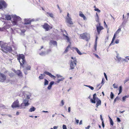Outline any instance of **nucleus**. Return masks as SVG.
<instances>
[{
  "label": "nucleus",
  "mask_w": 129,
  "mask_h": 129,
  "mask_svg": "<svg viewBox=\"0 0 129 129\" xmlns=\"http://www.w3.org/2000/svg\"><path fill=\"white\" fill-rule=\"evenodd\" d=\"M3 43L2 41H0V45L1 46L2 50L5 53H6L8 52L9 53L13 51L11 47L10 46H4L3 44H2Z\"/></svg>",
  "instance_id": "nucleus-1"
},
{
  "label": "nucleus",
  "mask_w": 129,
  "mask_h": 129,
  "mask_svg": "<svg viewBox=\"0 0 129 129\" xmlns=\"http://www.w3.org/2000/svg\"><path fill=\"white\" fill-rule=\"evenodd\" d=\"M17 59L19 62L20 64L23 67H24V65L26 62L25 60V56L23 54H19L17 56Z\"/></svg>",
  "instance_id": "nucleus-2"
},
{
  "label": "nucleus",
  "mask_w": 129,
  "mask_h": 129,
  "mask_svg": "<svg viewBox=\"0 0 129 129\" xmlns=\"http://www.w3.org/2000/svg\"><path fill=\"white\" fill-rule=\"evenodd\" d=\"M96 94L95 93L93 95V99H91L90 100V101L92 103H95V101H96V103L95 106L96 108H98L99 106L101 105V101L99 99L96 97Z\"/></svg>",
  "instance_id": "nucleus-3"
},
{
  "label": "nucleus",
  "mask_w": 129,
  "mask_h": 129,
  "mask_svg": "<svg viewBox=\"0 0 129 129\" xmlns=\"http://www.w3.org/2000/svg\"><path fill=\"white\" fill-rule=\"evenodd\" d=\"M73 60V61L72 60L71 61V63L70 64V70H72L74 69L75 67L76 66V63L77 62V60L75 57H73L71 58Z\"/></svg>",
  "instance_id": "nucleus-4"
},
{
  "label": "nucleus",
  "mask_w": 129,
  "mask_h": 129,
  "mask_svg": "<svg viewBox=\"0 0 129 129\" xmlns=\"http://www.w3.org/2000/svg\"><path fill=\"white\" fill-rule=\"evenodd\" d=\"M45 75H46L49 76V77H50L51 78H52L54 79H55L56 77L52 75L51 74V73H50L49 72H48V71H45L44 73L43 74V75L45 76ZM43 75L42 74H41V76H40L39 77V78L40 80L43 79H44V77L43 76Z\"/></svg>",
  "instance_id": "nucleus-5"
},
{
  "label": "nucleus",
  "mask_w": 129,
  "mask_h": 129,
  "mask_svg": "<svg viewBox=\"0 0 129 129\" xmlns=\"http://www.w3.org/2000/svg\"><path fill=\"white\" fill-rule=\"evenodd\" d=\"M80 38L83 39H85L86 41H88L90 39V36L86 33L80 34Z\"/></svg>",
  "instance_id": "nucleus-6"
},
{
  "label": "nucleus",
  "mask_w": 129,
  "mask_h": 129,
  "mask_svg": "<svg viewBox=\"0 0 129 129\" xmlns=\"http://www.w3.org/2000/svg\"><path fill=\"white\" fill-rule=\"evenodd\" d=\"M42 27L45 29L46 31H48L52 29V27L50 26L47 23H45L42 26Z\"/></svg>",
  "instance_id": "nucleus-7"
},
{
  "label": "nucleus",
  "mask_w": 129,
  "mask_h": 129,
  "mask_svg": "<svg viewBox=\"0 0 129 129\" xmlns=\"http://www.w3.org/2000/svg\"><path fill=\"white\" fill-rule=\"evenodd\" d=\"M7 6V5L4 0H0V9L6 8Z\"/></svg>",
  "instance_id": "nucleus-8"
},
{
  "label": "nucleus",
  "mask_w": 129,
  "mask_h": 129,
  "mask_svg": "<svg viewBox=\"0 0 129 129\" xmlns=\"http://www.w3.org/2000/svg\"><path fill=\"white\" fill-rule=\"evenodd\" d=\"M13 21H12V23L14 25L17 24V21L19 19L20 17L17 16H14L12 17Z\"/></svg>",
  "instance_id": "nucleus-9"
},
{
  "label": "nucleus",
  "mask_w": 129,
  "mask_h": 129,
  "mask_svg": "<svg viewBox=\"0 0 129 129\" xmlns=\"http://www.w3.org/2000/svg\"><path fill=\"white\" fill-rule=\"evenodd\" d=\"M19 101L18 100L15 101L11 105V107L13 108L19 107Z\"/></svg>",
  "instance_id": "nucleus-10"
},
{
  "label": "nucleus",
  "mask_w": 129,
  "mask_h": 129,
  "mask_svg": "<svg viewBox=\"0 0 129 129\" xmlns=\"http://www.w3.org/2000/svg\"><path fill=\"white\" fill-rule=\"evenodd\" d=\"M99 25H97L96 26V27L98 34L99 35L101 31L104 28L102 26H101L99 22Z\"/></svg>",
  "instance_id": "nucleus-11"
},
{
  "label": "nucleus",
  "mask_w": 129,
  "mask_h": 129,
  "mask_svg": "<svg viewBox=\"0 0 129 129\" xmlns=\"http://www.w3.org/2000/svg\"><path fill=\"white\" fill-rule=\"evenodd\" d=\"M6 79V77L4 74L0 73V82H4Z\"/></svg>",
  "instance_id": "nucleus-12"
},
{
  "label": "nucleus",
  "mask_w": 129,
  "mask_h": 129,
  "mask_svg": "<svg viewBox=\"0 0 129 129\" xmlns=\"http://www.w3.org/2000/svg\"><path fill=\"white\" fill-rule=\"evenodd\" d=\"M121 31V28H119L118 29V30H117V31L115 33L113 38L112 39V41H111V44L113 43L116 38V35H117V34H118Z\"/></svg>",
  "instance_id": "nucleus-13"
},
{
  "label": "nucleus",
  "mask_w": 129,
  "mask_h": 129,
  "mask_svg": "<svg viewBox=\"0 0 129 129\" xmlns=\"http://www.w3.org/2000/svg\"><path fill=\"white\" fill-rule=\"evenodd\" d=\"M66 21L67 23L70 25H72L73 24V22L72 21V19L71 17L67 18Z\"/></svg>",
  "instance_id": "nucleus-14"
},
{
  "label": "nucleus",
  "mask_w": 129,
  "mask_h": 129,
  "mask_svg": "<svg viewBox=\"0 0 129 129\" xmlns=\"http://www.w3.org/2000/svg\"><path fill=\"white\" fill-rule=\"evenodd\" d=\"M15 73L18 76H20L21 77H22V73L21 72V71L20 70H17L16 71Z\"/></svg>",
  "instance_id": "nucleus-15"
},
{
  "label": "nucleus",
  "mask_w": 129,
  "mask_h": 129,
  "mask_svg": "<svg viewBox=\"0 0 129 129\" xmlns=\"http://www.w3.org/2000/svg\"><path fill=\"white\" fill-rule=\"evenodd\" d=\"M32 21L31 20H30L29 19H26L25 20L24 24H30Z\"/></svg>",
  "instance_id": "nucleus-16"
},
{
  "label": "nucleus",
  "mask_w": 129,
  "mask_h": 129,
  "mask_svg": "<svg viewBox=\"0 0 129 129\" xmlns=\"http://www.w3.org/2000/svg\"><path fill=\"white\" fill-rule=\"evenodd\" d=\"M46 15L48 17H49L52 18H54V15L52 13L47 12L46 13Z\"/></svg>",
  "instance_id": "nucleus-17"
},
{
  "label": "nucleus",
  "mask_w": 129,
  "mask_h": 129,
  "mask_svg": "<svg viewBox=\"0 0 129 129\" xmlns=\"http://www.w3.org/2000/svg\"><path fill=\"white\" fill-rule=\"evenodd\" d=\"M70 47V45H68V46L66 47V49L64 52L63 53L65 54L67 53V52L69 50V48Z\"/></svg>",
  "instance_id": "nucleus-18"
},
{
  "label": "nucleus",
  "mask_w": 129,
  "mask_h": 129,
  "mask_svg": "<svg viewBox=\"0 0 129 129\" xmlns=\"http://www.w3.org/2000/svg\"><path fill=\"white\" fill-rule=\"evenodd\" d=\"M79 15L80 17L83 18L84 20H85V19H86V17L82 13V12H81L80 11V12Z\"/></svg>",
  "instance_id": "nucleus-19"
},
{
  "label": "nucleus",
  "mask_w": 129,
  "mask_h": 129,
  "mask_svg": "<svg viewBox=\"0 0 129 129\" xmlns=\"http://www.w3.org/2000/svg\"><path fill=\"white\" fill-rule=\"evenodd\" d=\"M54 82V81H51L50 82V83H49V84L48 86V87H47L48 89H50L51 88L52 85L53 84Z\"/></svg>",
  "instance_id": "nucleus-20"
},
{
  "label": "nucleus",
  "mask_w": 129,
  "mask_h": 129,
  "mask_svg": "<svg viewBox=\"0 0 129 129\" xmlns=\"http://www.w3.org/2000/svg\"><path fill=\"white\" fill-rule=\"evenodd\" d=\"M24 104L25 106H28L29 104L28 103V101L26 99H25L24 100Z\"/></svg>",
  "instance_id": "nucleus-21"
},
{
  "label": "nucleus",
  "mask_w": 129,
  "mask_h": 129,
  "mask_svg": "<svg viewBox=\"0 0 129 129\" xmlns=\"http://www.w3.org/2000/svg\"><path fill=\"white\" fill-rule=\"evenodd\" d=\"M74 49L76 50V51L79 55H81L82 54V53L80 52L77 48V47H75Z\"/></svg>",
  "instance_id": "nucleus-22"
},
{
  "label": "nucleus",
  "mask_w": 129,
  "mask_h": 129,
  "mask_svg": "<svg viewBox=\"0 0 129 129\" xmlns=\"http://www.w3.org/2000/svg\"><path fill=\"white\" fill-rule=\"evenodd\" d=\"M19 108L20 109L23 108H25V106H24V104L23 103H22L20 105H19Z\"/></svg>",
  "instance_id": "nucleus-23"
},
{
  "label": "nucleus",
  "mask_w": 129,
  "mask_h": 129,
  "mask_svg": "<svg viewBox=\"0 0 129 129\" xmlns=\"http://www.w3.org/2000/svg\"><path fill=\"white\" fill-rule=\"evenodd\" d=\"M36 109L34 107H32L29 110V111L30 112H32L34 111Z\"/></svg>",
  "instance_id": "nucleus-24"
},
{
  "label": "nucleus",
  "mask_w": 129,
  "mask_h": 129,
  "mask_svg": "<svg viewBox=\"0 0 129 129\" xmlns=\"http://www.w3.org/2000/svg\"><path fill=\"white\" fill-rule=\"evenodd\" d=\"M6 19L7 20H11V18L10 15H7L5 17Z\"/></svg>",
  "instance_id": "nucleus-25"
},
{
  "label": "nucleus",
  "mask_w": 129,
  "mask_h": 129,
  "mask_svg": "<svg viewBox=\"0 0 129 129\" xmlns=\"http://www.w3.org/2000/svg\"><path fill=\"white\" fill-rule=\"evenodd\" d=\"M63 36L66 38V39L68 42H70V39L69 37L65 34L63 35Z\"/></svg>",
  "instance_id": "nucleus-26"
},
{
  "label": "nucleus",
  "mask_w": 129,
  "mask_h": 129,
  "mask_svg": "<svg viewBox=\"0 0 129 129\" xmlns=\"http://www.w3.org/2000/svg\"><path fill=\"white\" fill-rule=\"evenodd\" d=\"M96 16L97 17L96 18V19L95 20L97 22H99V19L98 15L97 13H96Z\"/></svg>",
  "instance_id": "nucleus-27"
},
{
  "label": "nucleus",
  "mask_w": 129,
  "mask_h": 129,
  "mask_svg": "<svg viewBox=\"0 0 129 129\" xmlns=\"http://www.w3.org/2000/svg\"><path fill=\"white\" fill-rule=\"evenodd\" d=\"M122 87L121 86H119V92L118 93V94H119L122 91Z\"/></svg>",
  "instance_id": "nucleus-28"
},
{
  "label": "nucleus",
  "mask_w": 129,
  "mask_h": 129,
  "mask_svg": "<svg viewBox=\"0 0 129 129\" xmlns=\"http://www.w3.org/2000/svg\"><path fill=\"white\" fill-rule=\"evenodd\" d=\"M64 79V78H63L58 79L57 80V81L56 82L57 83H59L60 81H63Z\"/></svg>",
  "instance_id": "nucleus-29"
},
{
  "label": "nucleus",
  "mask_w": 129,
  "mask_h": 129,
  "mask_svg": "<svg viewBox=\"0 0 129 129\" xmlns=\"http://www.w3.org/2000/svg\"><path fill=\"white\" fill-rule=\"evenodd\" d=\"M44 85H47L48 84V81L46 79H44Z\"/></svg>",
  "instance_id": "nucleus-30"
},
{
  "label": "nucleus",
  "mask_w": 129,
  "mask_h": 129,
  "mask_svg": "<svg viewBox=\"0 0 129 129\" xmlns=\"http://www.w3.org/2000/svg\"><path fill=\"white\" fill-rule=\"evenodd\" d=\"M114 96V95L112 92H111L110 94V97L111 99H113Z\"/></svg>",
  "instance_id": "nucleus-31"
},
{
  "label": "nucleus",
  "mask_w": 129,
  "mask_h": 129,
  "mask_svg": "<svg viewBox=\"0 0 129 129\" xmlns=\"http://www.w3.org/2000/svg\"><path fill=\"white\" fill-rule=\"evenodd\" d=\"M109 118L110 119V123L111 125H113L114 123L113 121L112 120V119L111 118L109 117Z\"/></svg>",
  "instance_id": "nucleus-32"
},
{
  "label": "nucleus",
  "mask_w": 129,
  "mask_h": 129,
  "mask_svg": "<svg viewBox=\"0 0 129 129\" xmlns=\"http://www.w3.org/2000/svg\"><path fill=\"white\" fill-rule=\"evenodd\" d=\"M128 96H123L122 98V99L123 101H124L126 99L128 98Z\"/></svg>",
  "instance_id": "nucleus-33"
},
{
  "label": "nucleus",
  "mask_w": 129,
  "mask_h": 129,
  "mask_svg": "<svg viewBox=\"0 0 129 129\" xmlns=\"http://www.w3.org/2000/svg\"><path fill=\"white\" fill-rule=\"evenodd\" d=\"M31 67L30 66H28L26 67V69L27 70H29L30 69Z\"/></svg>",
  "instance_id": "nucleus-34"
},
{
  "label": "nucleus",
  "mask_w": 129,
  "mask_h": 129,
  "mask_svg": "<svg viewBox=\"0 0 129 129\" xmlns=\"http://www.w3.org/2000/svg\"><path fill=\"white\" fill-rule=\"evenodd\" d=\"M51 52V49H48L47 51V53L49 54Z\"/></svg>",
  "instance_id": "nucleus-35"
},
{
  "label": "nucleus",
  "mask_w": 129,
  "mask_h": 129,
  "mask_svg": "<svg viewBox=\"0 0 129 129\" xmlns=\"http://www.w3.org/2000/svg\"><path fill=\"white\" fill-rule=\"evenodd\" d=\"M94 10L95 11H97L98 12H100V10H99L97 8H96L95 9H94Z\"/></svg>",
  "instance_id": "nucleus-36"
},
{
  "label": "nucleus",
  "mask_w": 129,
  "mask_h": 129,
  "mask_svg": "<svg viewBox=\"0 0 129 129\" xmlns=\"http://www.w3.org/2000/svg\"><path fill=\"white\" fill-rule=\"evenodd\" d=\"M45 54V53L44 52H42L39 54L40 55H41V56H43V55H44Z\"/></svg>",
  "instance_id": "nucleus-37"
},
{
  "label": "nucleus",
  "mask_w": 129,
  "mask_h": 129,
  "mask_svg": "<svg viewBox=\"0 0 129 129\" xmlns=\"http://www.w3.org/2000/svg\"><path fill=\"white\" fill-rule=\"evenodd\" d=\"M52 43L54 45H56L57 43L56 41H52Z\"/></svg>",
  "instance_id": "nucleus-38"
},
{
  "label": "nucleus",
  "mask_w": 129,
  "mask_h": 129,
  "mask_svg": "<svg viewBox=\"0 0 129 129\" xmlns=\"http://www.w3.org/2000/svg\"><path fill=\"white\" fill-rule=\"evenodd\" d=\"M62 128L63 129H67L66 125L64 124L63 125Z\"/></svg>",
  "instance_id": "nucleus-39"
},
{
  "label": "nucleus",
  "mask_w": 129,
  "mask_h": 129,
  "mask_svg": "<svg viewBox=\"0 0 129 129\" xmlns=\"http://www.w3.org/2000/svg\"><path fill=\"white\" fill-rule=\"evenodd\" d=\"M88 87H89L90 88L91 90H93L94 89V88L93 87L91 86L90 85H89L87 86Z\"/></svg>",
  "instance_id": "nucleus-40"
},
{
  "label": "nucleus",
  "mask_w": 129,
  "mask_h": 129,
  "mask_svg": "<svg viewBox=\"0 0 129 129\" xmlns=\"http://www.w3.org/2000/svg\"><path fill=\"white\" fill-rule=\"evenodd\" d=\"M104 26H105L107 28L108 27V26L105 21H104Z\"/></svg>",
  "instance_id": "nucleus-41"
},
{
  "label": "nucleus",
  "mask_w": 129,
  "mask_h": 129,
  "mask_svg": "<svg viewBox=\"0 0 129 129\" xmlns=\"http://www.w3.org/2000/svg\"><path fill=\"white\" fill-rule=\"evenodd\" d=\"M113 86L114 88H118V86L116 85L115 84H113Z\"/></svg>",
  "instance_id": "nucleus-42"
},
{
  "label": "nucleus",
  "mask_w": 129,
  "mask_h": 129,
  "mask_svg": "<svg viewBox=\"0 0 129 129\" xmlns=\"http://www.w3.org/2000/svg\"><path fill=\"white\" fill-rule=\"evenodd\" d=\"M61 105H60V106H62L64 105V102L63 100H61Z\"/></svg>",
  "instance_id": "nucleus-43"
},
{
  "label": "nucleus",
  "mask_w": 129,
  "mask_h": 129,
  "mask_svg": "<svg viewBox=\"0 0 129 129\" xmlns=\"http://www.w3.org/2000/svg\"><path fill=\"white\" fill-rule=\"evenodd\" d=\"M104 76L105 77V78H106V80H107V76L106 74L105 73H104Z\"/></svg>",
  "instance_id": "nucleus-44"
},
{
  "label": "nucleus",
  "mask_w": 129,
  "mask_h": 129,
  "mask_svg": "<svg viewBox=\"0 0 129 129\" xmlns=\"http://www.w3.org/2000/svg\"><path fill=\"white\" fill-rule=\"evenodd\" d=\"M100 118L101 119V120L102 121H103V119L102 118V116L101 115L100 116Z\"/></svg>",
  "instance_id": "nucleus-45"
},
{
  "label": "nucleus",
  "mask_w": 129,
  "mask_h": 129,
  "mask_svg": "<svg viewBox=\"0 0 129 129\" xmlns=\"http://www.w3.org/2000/svg\"><path fill=\"white\" fill-rule=\"evenodd\" d=\"M9 76L10 77H12L13 76V74H11V73L9 74Z\"/></svg>",
  "instance_id": "nucleus-46"
},
{
  "label": "nucleus",
  "mask_w": 129,
  "mask_h": 129,
  "mask_svg": "<svg viewBox=\"0 0 129 129\" xmlns=\"http://www.w3.org/2000/svg\"><path fill=\"white\" fill-rule=\"evenodd\" d=\"M117 121L118 122H120V119L119 118H118V117L117 118Z\"/></svg>",
  "instance_id": "nucleus-47"
},
{
  "label": "nucleus",
  "mask_w": 129,
  "mask_h": 129,
  "mask_svg": "<svg viewBox=\"0 0 129 129\" xmlns=\"http://www.w3.org/2000/svg\"><path fill=\"white\" fill-rule=\"evenodd\" d=\"M119 40H116L115 41V42L116 43V44H118L119 43Z\"/></svg>",
  "instance_id": "nucleus-48"
},
{
  "label": "nucleus",
  "mask_w": 129,
  "mask_h": 129,
  "mask_svg": "<svg viewBox=\"0 0 129 129\" xmlns=\"http://www.w3.org/2000/svg\"><path fill=\"white\" fill-rule=\"evenodd\" d=\"M102 126L104 128V121H102Z\"/></svg>",
  "instance_id": "nucleus-49"
},
{
  "label": "nucleus",
  "mask_w": 129,
  "mask_h": 129,
  "mask_svg": "<svg viewBox=\"0 0 129 129\" xmlns=\"http://www.w3.org/2000/svg\"><path fill=\"white\" fill-rule=\"evenodd\" d=\"M76 122L78 124L79 123V120L78 119H76Z\"/></svg>",
  "instance_id": "nucleus-50"
},
{
  "label": "nucleus",
  "mask_w": 129,
  "mask_h": 129,
  "mask_svg": "<svg viewBox=\"0 0 129 129\" xmlns=\"http://www.w3.org/2000/svg\"><path fill=\"white\" fill-rule=\"evenodd\" d=\"M129 80L128 79H126V80H125L124 81V84H125L126 82H127Z\"/></svg>",
  "instance_id": "nucleus-51"
},
{
  "label": "nucleus",
  "mask_w": 129,
  "mask_h": 129,
  "mask_svg": "<svg viewBox=\"0 0 129 129\" xmlns=\"http://www.w3.org/2000/svg\"><path fill=\"white\" fill-rule=\"evenodd\" d=\"M30 98L28 96V95H27V97H26V99H27V100L29 99Z\"/></svg>",
  "instance_id": "nucleus-52"
},
{
  "label": "nucleus",
  "mask_w": 129,
  "mask_h": 129,
  "mask_svg": "<svg viewBox=\"0 0 129 129\" xmlns=\"http://www.w3.org/2000/svg\"><path fill=\"white\" fill-rule=\"evenodd\" d=\"M56 76L57 78H60L61 77V76L60 75H57Z\"/></svg>",
  "instance_id": "nucleus-53"
},
{
  "label": "nucleus",
  "mask_w": 129,
  "mask_h": 129,
  "mask_svg": "<svg viewBox=\"0 0 129 129\" xmlns=\"http://www.w3.org/2000/svg\"><path fill=\"white\" fill-rule=\"evenodd\" d=\"M90 127V126H88L86 127V129H89Z\"/></svg>",
  "instance_id": "nucleus-54"
},
{
  "label": "nucleus",
  "mask_w": 129,
  "mask_h": 129,
  "mask_svg": "<svg viewBox=\"0 0 129 129\" xmlns=\"http://www.w3.org/2000/svg\"><path fill=\"white\" fill-rule=\"evenodd\" d=\"M69 14L68 13H67V18H69V17H70L69 16Z\"/></svg>",
  "instance_id": "nucleus-55"
},
{
  "label": "nucleus",
  "mask_w": 129,
  "mask_h": 129,
  "mask_svg": "<svg viewBox=\"0 0 129 129\" xmlns=\"http://www.w3.org/2000/svg\"><path fill=\"white\" fill-rule=\"evenodd\" d=\"M57 127L55 126L53 127V129H56L57 128Z\"/></svg>",
  "instance_id": "nucleus-56"
},
{
  "label": "nucleus",
  "mask_w": 129,
  "mask_h": 129,
  "mask_svg": "<svg viewBox=\"0 0 129 129\" xmlns=\"http://www.w3.org/2000/svg\"><path fill=\"white\" fill-rule=\"evenodd\" d=\"M71 111V108L70 107H69L68 108V111L69 112H70Z\"/></svg>",
  "instance_id": "nucleus-57"
},
{
  "label": "nucleus",
  "mask_w": 129,
  "mask_h": 129,
  "mask_svg": "<svg viewBox=\"0 0 129 129\" xmlns=\"http://www.w3.org/2000/svg\"><path fill=\"white\" fill-rule=\"evenodd\" d=\"M117 59L119 61H120L121 59V58L120 57H119V58H117Z\"/></svg>",
  "instance_id": "nucleus-58"
},
{
  "label": "nucleus",
  "mask_w": 129,
  "mask_h": 129,
  "mask_svg": "<svg viewBox=\"0 0 129 129\" xmlns=\"http://www.w3.org/2000/svg\"><path fill=\"white\" fill-rule=\"evenodd\" d=\"M19 114V113L18 112H17L16 113V115H18Z\"/></svg>",
  "instance_id": "nucleus-59"
},
{
  "label": "nucleus",
  "mask_w": 129,
  "mask_h": 129,
  "mask_svg": "<svg viewBox=\"0 0 129 129\" xmlns=\"http://www.w3.org/2000/svg\"><path fill=\"white\" fill-rule=\"evenodd\" d=\"M82 124V121L81 120V121H80V122L79 124L80 125H81V124Z\"/></svg>",
  "instance_id": "nucleus-60"
},
{
  "label": "nucleus",
  "mask_w": 129,
  "mask_h": 129,
  "mask_svg": "<svg viewBox=\"0 0 129 129\" xmlns=\"http://www.w3.org/2000/svg\"><path fill=\"white\" fill-rule=\"evenodd\" d=\"M124 111H119V112L120 113H123Z\"/></svg>",
  "instance_id": "nucleus-61"
},
{
  "label": "nucleus",
  "mask_w": 129,
  "mask_h": 129,
  "mask_svg": "<svg viewBox=\"0 0 129 129\" xmlns=\"http://www.w3.org/2000/svg\"><path fill=\"white\" fill-rule=\"evenodd\" d=\"M101 83L102 84H104V81H103V79H102V81L101 82Z\"/></svg>",
  "instance_id": "nucleus-62"
},
{
  "label": "nucleus",
  "mask_w": 129,
  "mask_h": 129,
  "mask_svg": "<svg viewBox=\"0 0 129 129\" xmlns=\"http://www.w3.org/2000/svg\"><path fill=\"white\" fill-rule=\"evenodd\" d=\"M96 44H95V50L96 49Z\"/></svg>",
  "instance_id": "nucleus-63"
},
{
  "label": "nucleus",
  "mask_w": 129,
  "mask_h": 129,
  "mask_svg": "<svg viewBox=\"0 0 129 129\" xmlns=\"http://www.w3.org/2000/svg\"><path fill=\"white\" fill-rule=\"evenodd\" d=\"M95 56L97 58H98L99 57L96 54H95Z\"/></svg>",
  "instance_id": "nucleus-64"
}]
</instances>
